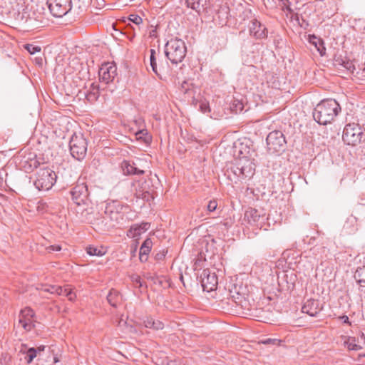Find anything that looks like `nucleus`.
<instances>
[{
  "mask_svg": "<svg viewBox=\"0 0 365 365\" xmlns=\"http://www.w3.org/2000/svg\"><path fill=\"white\" fill-rule=\"evenodd\" d=\"M71 289L69 287L68 285L64 287L63 288V295L66 296L67 295V293L69 292V291L71 290Z\"/></svg>",
  "mask_w": 365,
  "mask_h": 365,
  "instance_id": "48",
  "label": "nucleus"
},
{
  "mask_svg": "<svg viewBox=\"0 0 365 365\" xmlns=\"http://www.w3.org/2000/svg\"><path fill=\"white\" fill-rule=\"evenodd\" d=\"M344 66L349 70L352 74H354L355 71L356 70L355 68V66L353 64L352 62L347 61L344 63Z\"/></svg>",
  "mask_w": 365,
  "mask_h": 365,
  "instance_id": "38",
  "label": "nucleus"
},
{
  "mask_svg": "<svg viewBox=\"0 0 365 365\" xmlns=\"http://www.w3.org/2000/svg\"><path fill=\"white\" fill-rule=\"evenodd\" d=\"M132 282L136 284L138 287H142V282L140 276L137 274H133L131 276Z\"/></svg>",
  "mask_w": 365,
  "mask_h": 365,
  "instance_id": "39",
  "label": "nucleus"
},
{
  "mask_svg": "<svg viewBox=\"0 0 365 365\" xmlns=\"http://www.w3.org/2000/svg\"><path fill=\"white\" fill-rule=\"evenodd\" d=\"M309 42L315 46L321 56L325 55L326 48L324 46V42L322 38H317L313 35L309 37Z\"/></svg>",
  "mask_w": 365,
  "mask_h": 365,
  "instance_id": "22",
  "label": "nucleus"
},
{
  "mask_svg": "<svg viewBox=\"0 0 365 365\" xmlns=\"http://www.w3.org/2000/svg\"><path fill=\"white\" fill-rule=\"evenodd\" d=\"M267 149L271 153H277L285 150L286 140L281 130H273L267 136Z\"/></svg>",
  "mask_w": 365,
  "mask_h": 365,
  "instance_id": "7",
  "label": "nucleus"
},
{
  "mask_svg": "<svg viewBox=\"0 0 365 365\" xmlns=\"http://www.w3.org/2000/svg\"><path fill=\"white\" fill-rule=\"evenodd\" d=\"M56 285H49L46 286L45 288L43 289L44 292H49L51 294H54L56 291Z\"/></svg>",
  "mask_w": 365,
  "mask_h": 365,
  "instance_id": "43",
  "label": "nucleus"
},
{
  "mask_svg": "<svg viewBox=\"0 0 365 365\" xmlns=\"http://www.w3.org/2000/svg\"><path fill=\"white\" fill-rule=\"evenodd\" d=\"M282 342L281 340L275 338H267L265 339H263L261 341L262 344H266V345H274V346H279L280 343Z\"/></svg>",
  "mask_w": 365,
  "mask_h": 365,
  "instance_id": "33",
  "label": "nucleus"
},
{
  "mask_svg": "<svg viewBox=\"0 0 365 365\" xmlns=\"http://www.w3.org/2000/svg\"><path fill=\"white\" fill-rule=\"evenodd\" d=\"M137 138L143 139L145 142H149L151 140L150 136L148 135L147 130L142 129L135 133Z\"/></svg>",
  "mask_w": 365,
  "mask_h": 365,
  "instance_id": "31",
  "label": "nucleus"
},
{
  "mask_svg": "<svg viewBox=\"0 0 365 365\" xmlns=\"http://www.w3.org/2000/svg\"><path fill=\"white\" fill-rule=\"evenodd\" d=\"M340 319L342 320V322L344 323L350 324L349 323V317L346 315H343V316L340 317Z\"/></svg>",
  "mask_w": 365,
  "mask_h": 365,
  "instance_id": "49",
  "label": "nucleus"
},
{
  "mask_svg": "<svg viewBox=\"0 0 365 365\" xmlns=\"http://www.w3.org/2000/svg\"><path fill=\"white\" fill-rule=\"evenodd\" d=\"M152 241L150 239H146L140 248V260L145 262L148 259V255L151 250Z\"/></svg>",
  "mask_w": 365,
  "mask_h": 365,
  "instance_id": "21",
  "label": "nucleus"
},
{
  "mask_svg": "<svg viewBox=\"0 0 365 365\" xmlns=\"http://www.w3.org/2000/svg\"><path fill=\"white\" fill-rule=\"evenodd\" d=\"M87 141L83 135L73 134L69 142L71 155L78 160H83L87 152Z\"/></svg>",
  "mask_w": 365,
  "mask_h": 365,
  "instance_id": "6",
  "label": "nucleus"
},
{
  "mask_svg": "<svg viewBox=\"0 0 365 365\" xmlns=\"http://www.w3.org/2000/svg\"><path fill=\"white\" fill-rule=\"evenodd\" d=\"M63 288L62 287H60V286H56V291L55 292L54 294H57V295H63Z\"/></svg>",
  "mask_w": 365,
  "mask_h": 365,
  "instance_id": "47",
  "label": "nucleus"
},
{
  "mask_svg": "<svg viewBox=\"0 0 365 365\" xmlns=\"http://www.w3.org/2000/svg\"><path fill=\"white\" fill-rule=\"evenodd\" d=\"M100 96V88L98 84L91 83L89 90L86 94V98L90 103L96 102Z\"/></svg>",
  "mask_w": 365,
  "mask_h": 365,
  "instance_id": "20",
  "label": "nucleus"
},
{
  "mask_svg": "<svg viewBox=\"0 0 365 365\" xmlns=\"http://www.w3.org/2000/svg\"><path fill=\"white\" fill-rule=\"evenodd\" d=\"M185 4L188 8L200 14L205 9L207 0H185Z\"/></svg>",
  "mask_w": 365,
  "mask_h": 365,
  "instance_id": "19",
  "label": "nucleus"
},
{
  "mask_svg": "<svg viewBox=\"0 0 365 365\" xmlns=\"http://www.w3.org/2000/svg\"><path fill=\"white\" fill-rule=\"evenodd\" d=\"M150 225L148 222L133 225L128 230L127 235L130 237H137L143 232L147 231L150 228Z\"/></svg>",
  "mask_w": 365,
  "mask_h": 365,
  "instance_id": "17",
  "label": "nucleus"
},
{
  "mask_svg": "<svg viewBox=\"0 0 365 365\" xmlns=\"http://www.w3.org/2000/svg\"><path fill=\"white\" fill-rule=\"evenodd\" d=\"M66 297L70 301H74L76 297V294L73 292L72 289L67 293Z\"/></svg>",
  "mask_w": 365,
  "mask_h": 365,
  "instance_id": "46",
  "label": "nucleus"
},
{
  "mask_svg": "<svg viewBox=\"0 0 365 365\" xmlns=\"http://www.w3.org/2000/svg\"><path fill=\"white\" fill-rule=\"evenodd\" d=\"M217 207V202L216 200H210L207 206V211L210 212H214Z\"/></svg>",
  "mask_w": 365,
  "mask_h": 365,
  "instance_id": "36",
  "label": "nucleus"
},
{
  "mask_svg": "<svg viewBox=\"0 0 365 365\" xmlns=\"http://www.w3.org/2000/svg\"><path fill=\"white\" fill-rule=\"evenodd\" d=\"M180 90L184 93H187L190 91L189 84L187 81L182 82Z\"/></svg>",
  "mask_w": 365,
  "mask_h": 365,
  "instance_id": "44",
  "label": "nucleus"
},
{
  "mask_svg": "<svg viewBox=\"0 0 365 365\" xmlns=\"http://www.w3.org/2000/svg\"><path fill=\"white\" fill-rule=\"evenodd\" d=\"M25 48L31 54H34L37 52L41 51V47L38 46H35L33 44H26L25 46Z\"/></svg>",
  "mask_w": 365,
  "mask_h": 365,
  "instance_id": "34",
  "label": "nucleus"
},
{
  "mask_svg": "<svg viewBox=\"0 0 365 365\" xmlns=\"http://www.w3.org/2000/svg\"><path fill=\"white\" fill-rule=\"evenodd\" d=\"M282 5H283V10L284 11H288L289 12L292 11V9L290 8V6H289V0H280Z\"/></svg>",
  "mask_w": 365,
  "mask_h": 365,
  "instance_id": "42",
  "label": "nucleus"
},
{
  "mask_svg": "<svg viewBox=\"0 0 365 365\" xmlns=\"http://www.w3.org/2000/svg\"><path fill=\"white\" fill-rule=\"evenodd\" d=\"M249 153L239 150V158L227 169L229 178L235 183L249 180L255 174V165Z\"/></svg>",
  "mask_w": 365,
  "mask_h": 365,
  "instance_id": "2",
  "label": "nucleus"
},
{
  "mask_svg": "<svg viewBox=\"0 0 365 365\" xmlns=\"http://www.w3.org/2000/svg\"><path fill=\"white\" fill-rule=\"evenodd\" d=\"M47 4L51 14L61 18L71 10V0H48Z\"/></svg>",
  "mask_w": 365,
  "mask_h": 365,
  "instance_id": "9",
  "label": "nucleus"
},
{
  "mask_svg": "<svg viewBox=\"0 0 365 365\" xmlns=\"http://www.w3.org/2000/svg\"><path fill=\"white\" fill-rule=\"evenodd\" d=\"M37 354V349H36L35 348H29L26 353L25 359L26 362L28 364L31 363L34 359L36 357Z\"/></svg>",
  "mask_w": 365,
  "mask_h": 365,
  "instance_id": "30",
  "label": "nucleus"
},
{
  "mask_svg": "<svg viewBox=\"0 0 365 365\" xmlns=\"http://www.w3.org/2000/svg\"><path fill=\"white\" fill-rule=\"evenodd\" d=\"M359 356H364V357H365V354H359Z\"/></svg>",
  "mask_w": 365,
  "mask_h": 365,
  "instance_id": "54",
  "label": "nucleus"
},
{
  "mask_svg": "<svg viewBox=\"0 0 365 365\" xmlns=\"http://www.w3.org/2000/svg\"><path fill=\"white\" fill-rule=\"evenodd\" d=\"M128 20L135 24L138 26V29H140V25L143 23V19L140 16L130 14L128 17Z\"/></svg>",
  "mask_w": 365,
  "mask_h": 365,
  "instance_id": "32",
  "label": "nucleus"
},
{
  "mask_svg": "<svg viewBox=\"0 0 365 365\" xmlns=\"http://www.w3.org/2000/svg\"><path fill=\"white\" fill-rule=\"evenodd\" d=\"M45 349V346H40L37 347L36 349L38 351V354H39L41 351H43Z\"/></svg>",
  "mask_w": 365,
  "mask_h": 365,
  "instance_id": "50",
  "label": "nucleus"
},
{
  "mask_svg": "<svg viewBox=\"0 0 365 365\" xmlns=\"http://www.w3.org/2000/svg\"><path fill=\"white\" fill-rule=\"evenodd\" d=\"M250 34L256 38H264L267 36V29L257 19L250 22Z\"/></svg>",
  "mask_w": 365,
  "mask_h": 365,
  "instance_id": "15",
  "label": "nucleus"
},
{
  "mask_svg": "<svg viewBox=\"0 0 365 365\" xmlns=\"http://www.w3.org/2000/svg\"><path fill=\"white\" fill-rule=\"evenodd\" d=\"M201 284L204 291L210 292L217 288L218 280L215 272H211L209 269L202 271L200 275Z\"/></svg>",
  "mask_w": 365,
  "mask_h": 365,
  "instance_id": "13",
  "label": "nucleus"
},
{
  "mask_svg": "<svg viewBox=\"0 0 365 365\" xmlns=\"http://www.w3.org/2000/svg\"><path fill=\"white\" fill-rule=\"evenodd\" d=\"M267 217L264 213L255 208H249L245 213V220L253 226L262 228Z\"/></svg>",
  "mask_w": 365,
  "mask_h": 365,
  "instance_id": "11",
  "label": "nucleus"
},
{
  "mask_svg": "<svg viewBox=\"0 0 365 365\" xmlns=\"http://www.w3.org/2000/svg\"><path fill=\"white\" fill-rule=\"evenodd\" d=\"M47 251L48 252H55V251H60L61 250V247L58 245H51V246H48L47 248H46Z\"/></svg>",
  "mask_w": 365,
  "mask_h": 365,
  "instance_id": "41",
  "label": "nucleus"
},
{
  "mask_svg": "<svg viewBox=\"0 0 365 365\" xmlns=\"http://www.w3.org/2000/svg\"><path fill=\"white\" fill-rule=\"evenodd\" d=\"M117 75V67L113 63H105L102 64L99 71L98 76L101 82L106 84L112 82Z\"/></svg>",
  "mask_w": 365,
  "mask_h": 365,
  "instance_id": "12",
  "label": "nucleus"
},
{
  "mask_svg": "<svg viewBox=\"0 0 365 365\" xmlns=\"http://www.w3.org/2000/svg\"><path fill=\"white\" fill-rule=\"evenodd\" d=\"M11 357L8 354H2L0 359V365H9L11 361Z\"/></svg>",
  "mask_w": 365,
  "mask_h": 365,
  "instance_id": "37",
  "label": "nucleus"
},
{
  "mask_svg": "<svg viewBox=\"0 0 365 365\" xmlns=\"http://www.w3.org/2000/svg\"><path fill=\"white\" fill-rule=\"evenodd\" d=\"M57 175L48 167L40 168L36 174L34 185L38 190H48L56 183Z\"/></svg>",
  "mask_w": 365,
  "mask_h": 365,
  "instance_id": "5",
  "label": "nucleus"
},
{
  "mask_svg": "<svg viewBox=\"0 0 365 365\" xmlns=\"http://www.w3.org/2000/svg\"><path fill=\"white\" fill-rule=\"evenodd\" d=\"M127 207L118 200L106 202L104 215L97 218L93 224L101 232H106L122 225L124 222L125 210Z\"/></svg>",
  "mask_w": 365,
  "mask_h": 365,
  "instance_id": "1",
  "label": "nucleus"
},
{
  "mask_svg": "<svg viewBox=\"0 0 365 365\" xmlns=\"http://www.w3.org/2000/svg\"><path fill=\"white\" fill-rule=\"evenodd\" d=\"M361 75V76L365 77V63L361 66V68H359L358 71H356V76Z\"/></svg>",
  "mask_w": 365,
  "mask_h": 365,
  "instance_id": "45",
  "label": "nucleus"
},
{
  "mask_svg": "<svg viewBox=\"0 0 365 365\" xmlns=\"http://www.w3.org/2000/svg\"><path fill=\"white\" fill-rule=\"evenodd\" d=\"M240 305H241V307H245V305H244V304H242V302H240Z\"/></svg>",
  "mask_w": 365,
  "mask_h": 365,
  "instance_id": "55",
  "label": "nucleus"
},
{
  "mask_svg": "<svg viewBox=\"0 0 365 365\" xmlns=\"http://www.w3.org/2000/svg\"><path fill=\"white\" fill-rule=\"evenodd\" d=\"M363 136L359 125L347 124L344 129L342 139L348 145H356L361 141Z\"/></svg>",
  "mask_w": 365,
  "mask_h": 365,
  "instance_id": "8",
  "label": "nucleus"
},
{
  "mask_svg": "<svg viewBox=\"0 0 365 365\" xmlns=\"http://www.w3.org/2000/svg\"><path fill=\"white\" fill-rule=\"evenodd\" d=\"M87 253L91 256H103L106 254V250L103 247H96L93 246H89L86 248Z\"/></svg>",
  "mask_w": 365,
  "mask_h": 365,
  "instance_id": "28",
  "label": "nucleus"
},
{
  "mask_svg": "<svg viewBox=\"0 0 365 365\" xmlns=\"http://www.w3.org/2000/svg\"><path fill=\"white\" fill-rule=\"evenodd\" d=\"M34 312L29 307L21 309L19 315V324L26 331H30L34 328Z\"/></svg>",
  "mask_w": 365,
  "mask_h": 365,
  "instance_id": "14",
  "label": "nucleus"
},
{
  "mask_svg": "<svg viewBox=\"0 0 365 365\" xmlns=\"http://www.w3.org/2000/svg\"><path fill=\"white\" fill-rule=\"evenodd\" d=\"M120 299V296L119 292L115 289H111L107 296L108 302L113 307H117V304L119 302Z\"/></svg>",
  "mask_w": 365,
  "mask_h": 365,
  "instance_id": "27",
  "label": "nucleus"
},
{
  "mask_svg": "<svg viewBox=\"0 0 365 365\" xmlns=\"http://www.w3.org/2000/svg\"><path fill=\"white\" fill-rule=\"evenodd\" d=\"M186 53L187 48L182 39L171 38L165 46V54L173 64L182 62L186 56Z\"/></svg>",
  "mask_w": 365,
  "mask_h": 365,
  "instance_id": "4",
  "label": "nucleus"
},
{
  "mask_svg": "<svg viewBox=\"0 0 365 365\" xmlns=\"http://www.w3.org/2000/svg\"><path fill=\"white\" fill-rule=\"evenodd\" d=\"M140 185V182H137L133 184V187H135V195L137 198L143 199V200L148 201L150 197V194L148 191L145 190L144 188L140 187L138 190H137V186Z\"/></svg>",
  "mask_w": 365,
  "mask_h": 365,
  "instance_id": "25",
  "label": "nucleus"
},
{
  "mask_svg": "<svg viewBox=\"0 0 365 365\" xmlns=\"http://www.w3.org/2000/svg\"><path fill=\"white\" fill-rule=\"evenodd\" d=\"M53 360H54V363H56V362H58V360L57 359V358H56V357H54V358H53Z\"/></svg>",
  "mask_w": 365,
  "mask_h": 365,
  "instance_id": "53",
  "label": "nucleus"
},
{
  "mask_svg": "<svg viewBox=\"0 0 365 365\" xmlns=\"http://www.w3.org/2000/svg\"><path fill=\"white\" fill-rule=\"evenodd\" d=\"M321 310L319 302L313 299H308L302 307V312L311 317H317Z\"/></svg>",
  "mask_w": 365,
  "mask_h": 365,
  "instance_id": "16",
  "label": "nucleus"
},
{
  "mask_svg": "<svg viewBox=\"0 0 365 365\" xmlns=\"http://www.w3.org/2000/svg\"><path fill=\"white\" fill-rule=\"evenodd\" d=\"M345 344L349 350L357 351L362 348L360 345L356 343V339L354 337H349V339L345 341Z\"/></svg>",
  "mask_w": 365,
  "mask_h": 365,
  "instance_id": "29",
  "label": "nucleus"
},
{
  "mask_svg": "<svg viewBox=\"0 0 365 365\" xmlns=\"http://www.w3.org/2000/svg\"><path fill=\"white\" fill-rule=\"evenodd\" d=\"M150 65L152 68V71L161 78L160 73L163 69L161 67L158 68L157 61H156V51L155 49H150Z\"/></svg>",
  "mask_w": 365,
  "mask_h": 365,
  "instance_id": "23",
  "label": "nucleus"
},
{
  "mask_svg": "<svg viewBox=\"0 0 365 365\" xmlns=\"http://www.w3.org/2000/svg\"><path fill=\"white\" fill-rule=\"evenodd\" d=\"M166 254H167V251H165V250H160L158 253L155 254V258L158 261L163 260L165 258Z\"/></svg>",
  "mask_w": 365,
  "mask_h": 365,
  "instance_id": "40",
  "label": "nucleus"
},
{
  "mask_svg": "<svg viewBox=\"0 0 365 365\" xmlns=\"http://www.w3.org/2000/svg\"><path fill=\"white\" fill-rule=\"evenodd\" d=\"M200 110L203 113H207L210 112V108L209 103L206 101H201L200 103Z\"/></svg>",
  "mask_w": 365,
  "mask_h": 365,
  "instance_id": "35",
  "label": "nucleus"
},
{
  "mask_svg": "<svg viewBox=\"0 0 365 365\" xmlns=\"http://www.w3.org/2000/svg\"><path fill=\"white\" fill-rule=\"evenodd\" d=\"M73 201L78 206L86 205L88 200V190L86 183H77L71 190Z\"/></svg>",
  "mask_w": 365,
  "mask_h": 365,
  "instance_id": "10",
  "label": "nucleus"
},
{
  "mask_svg": "<svg viewBox=\"0 0 365 365\" xmlns=\"http://www.w3.org/2000/svg\"><path fill=\"white\" fill-rule=\"evenodd\" d=\"M360 339L363 340L365 343V335L363 333L361 334Z\"/></svg>",
  "mask_w": 365,
  "mask_h": 365,
  "instance_id": "51",
  "label": "nucleus"
},
{
  "mask_svg": "<svg viewBox=\"0 0 365 365\" xmlns=\"http://www.w3.org/2000/svg\"><path fill=\"white\" fill-rule=\"evenodd\" d=\"M121 167L124 174L126 175H140L144 174V170H140L135 167L134 163H130L128 160H123Z\"/></svg>",
  "mask_w": 365,
  "mask_h": 365,
  "instance_id": "18",
  "label": "nucleus"
},
{
  "mask_svg": "<svg viewBox=\"0 0 365 365\" xmlns=\"http://www.w3.org/2000/svg\"><path fill=\"white\" fill-rule=\"evenodd\" d=\"M143 323L145 327L155 330L163 329L164 327L163 322L159 320H155L150 317H148L146 319H145Z\"/></svg>",
  "mask_w": 365,
  "mask_h": 365,
  "instance_id": "24",
  "label": "nucleus"
},
{
  "mask_svg": "<svg viewBox=\"0 0 365 365\" xmlns=\"http://www.w3.org/2000/svg\"><path fill=\"white\" fill-rule=\"evenodd\" d=\"M354 277L360 287H365V266L358 267Z\"/></svg>",
  "mask_w": 365,
  "mask_h": 365,
  "instance_id": "26",
  "label": "nucleus"
},
{
  "mask_svg": "<svg viewBox=\"0 0 365 365\" xmlns=\"http://www.w3.org/2000/svg\"><path fill=\"white\" fill-rule=\"evenodd\" d=\"M341 111L338 102L332 98L322 100L314 109L313 118L320 125L331 123Z\"/></svg>",
  "mask_w": 365,
  "mask_h": 365,
  "instance_id": "3",
  "label": "nucleus"
},
{
  "mask_svg": "<svg viewBox=\"0 0 365 365\" xmlns=\"http://www.w3.org/2000/svg\"><path fill=\"white\" fill-rule=\"evenodd\" d=\"M242 109H243V106H242V103H240V104H239V110H242Z\"/></svg>",
  "mask_w": 365,
  "mask_h": 365,
  "instance_id": "52",
  "label": "nucleus"
}]
</instances>
